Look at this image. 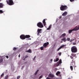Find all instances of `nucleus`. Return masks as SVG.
I'll return each mask as SVG.
<instances>
[{"label": "nucleus", "mask_w": 79, "mask_h": 79, "mask_svg": "<svg viewBox=\"0 0 79 79\" xmlns=\"http://www.w3.org/2000/svg\"><path fill=\"white\" fill-rule=\"evenodd\" d=\"M38 72H39V70H38L35 73V75H36L37 74V73H38Z\"/></svg>", "instance_id": "c756f323"}, {"label": "nucleus", "mask_w": 79, "mask_h": 79, "mask_svg": "<svg viewBox=\"0 0 79 79\" xmlns=\"http://www.w3.org/2000/svg\"><path fill=\"white\" fill-rule=\"evenodd\" d=\"M20 77H21V76H18L17 77V79H20Z\"/></svg>", "instance_id": "393cba45"}, {"label": "nucleus", "mask_w": 79, "mask_h": 79, "mask_svg": "<svg viewBox=\"0 0 79 79\" xmlns=\"http://www.w3.org/2000/svg\"><path fill=\"white\" fill-rule=\"evenodd\" d=\"M25 59H26V58H25L23 60H25Z\"/></svg>", "instance_id": "603ef678"}, {"label": "nucleus", "mask_w": 79, "mask_h": 79, "mask_svg": "<svg viewBox=\"0 0 79 79\" xmlns=\"http://www.w3.org/2000/svg\"><path fill=\"white\" fill-rule=\"evenodd\" d=\"M67 41H70V38H67Z\"/></svg>", "instance_id": "cd10ccee"}, {"label": "nucleus", "mask_w": 79, "mask_h": 79, "mask_svg": "<svg viewBox=\"0 0 79 79\" xmlns=\"http://www.w3.org/2000/svg\"><path fill=\"white\" fill-rule=\"evenodd\" d=\"M70 58H71V59H72V60H73L72 61H73V60H74V58H73V57L72 56H70Z\"/></svg>", "instance_id": "bb28decb"}, {"label": "nucleus", "mask_w": 79, "mask_h": 79, "mask_svg": "<svg viewBox=\"0 0 79 79\" xmlns=\"http://www.w3.org/2000/svg\"><path fill=\"white\" fill-rule=\"evenodd\" d=\"M62 18V17H61V16H60V18Z\"/></svg>", "instance_id": "8fccbe9b"}, {"label": "nucleus", "mask_w": 79, "mask_h": 79, "mask_svg": "<svg viewBox=\"0 0 79 79\" xmlns=\"http://www.w3.org/2000/svg\"><path fill=\"white\" fill-rule=\"evenodd\" d=\"M72 56H73V57H75V58H76V54H71Z\"/></svg>", "instance_id": "a211bd4d"}, {"label": "nucleus", "mask_w": 79, "mask_h": 79, "mask_svg": "<svg viewBox=\"0 0 79 79\" xmlns=\"http://www.w3.org/2000/svg\"><path fill=\"white\" fill-rule=\"evenodd\" d=\"M6 58H8V56H6Z\"/></svg>", "instance_id": "37998d69"}, {"label": "nucleus", "mask_w": 79, "mask_h": 79, "mask_svg": "<svg viewBox=\"0 0 79 79\" xmlns=\"http://www.w3.org/2000/svg\"><path fill=\"white\" fill-rule=\"evenodd\" d=\"M20 38L22 40H24L26 39L25 36L24 35H22L20 36Z\"/></svg>", "instance_id": "0eeeda50"}, {"label": "nucleus", "mask_w": 79, "mask_h": 79, "mask_svg": "<svg viewBox=\"0 0 79 79\" xmlns=\"http://www.w3.org/2000/svg\"><path fill=\"white\" fill-rule=\"evenodd\" d=\"M64 46H65V45H61L60 47V48H63V47H64Z\"/></svg>", "instance_id": "412c9836"}, {"label": "nucleus", "mask_w": 79, "mask_h": 79, "mask_svg": "<svg viewBox=\"0 0 79 79\" xmlns=\"http://www.w3.org/2000/svg\"><path fill=\"white\" fill-rule=\"evenodd\" d=\"M19 58L20 57V54H19Z\"/></svg>", "instance_id": "de8ad7c7"}, {"label": "nucleus", "mask_w": 79, "mask_h": 79, "mask_svg": "<svg viewBox=\"0 0 79 79\" xmlns=\"http://www.w3.org/2000/svg\"><path fill=\"white\" fill-rule=\"evenodd\" d=\"M42 76H40V77L39 78H40V79H41V78H42Z\"/></svg>", "instance_id": "a19ab883"}, {"label": "nucleus", "mask_w": 79, "mask_h": 79, "mask_svg": "<svg viewBox=\"0 0 79 79\" xmlns=\"http://www.w3.org/2000/svg\"><path fill=\"white\" fill-rule=\"evenodd\" d=\"M25 39L30 38V37H31V36H30V35H25Z\"/></svg>", "instance_id": "ddd939ff"}, {"label": "nucleus", "mask_w": 79, "mask_h": 79, "mask_svg": "<svg viewBox=\"0 0 79 79\" xmlns=\"http://www.w3.org/2000/svg\"><path fill=\"white\" fill-rule=\"evenodd\" d=\"M6 3L9 5L11 6L15 4V3L13 2V0H8L6 1Z\"/></svg>", "instance_id": "f03ea898"}, {"label": "nucleus", "mask_w": 79, "mask_h": 79, "mask_svg": "<svg viewBox=\"0 0 79 79\" xmlns=\"http://www.w3.org/2000/svg\"><path fill=\"white\" fill-rule=\"evenodd\" d=\"M42 29H38L37 30V32H38V34L37 35H40V34H41L42 33Z\"/></svg>", "instance_id": "423d86ee"}, {"label": "nucleus", "mask_w": 79, "mask_h": 79, "mask_svg": "<svg viewBox=\"0 0 79 79\" xmlns=\"http://www.w3.org/2000/svg\"><path fill=\"white\" fill-rule=\"evenodd\" d=\"M62 41H64V42L66 41V37L63 38L61 39Z\"/></svg>", "instance_id": "4468645a"}, {"label": "nucleus", "mask_w": 79, "mask_h": 79, "mask_svg": "<svg viewBox=\"0 0 79 79\" xmlns=\"http://www.w3.org/2000/svg\"><path fill=\"white\" fill-rule=\"evenodd\" d=\"M63 42V41H62L61 42V43H62Z\"/></svg>", "instance_id": "3c124183"}, {"label": "nucleus", "mask_w": 79, "mask_h": 79, "mask_svg": "<svg viewBox=\"0 0 79 79\" xmlns=\"http://www.w3.org/2000/svg\"><path fill=\"white\" fill-rule=\"evenodd\" d=\"M3 13V10H0V14H2V13Z\"/></svg>", "instance_id": "c85d7f7f"}, {"label": "nucleus", "mask_w": 79, "mask_h": 79, "mask_svg": "<svg viewBox=\"0 0 79 79\" xmlns=\"http://www.w3.org/2000/svg\"><path fill=\"white\" fill-rule=\"evenodd\" d=\"M59 55L60 56H61V52H60L59 53Z\"/></svg>", "instance_id": "c9c22d12"}, {"label": "nucleus", "mask_w": 79, "mask_h": 79, "mask_svg": "<svg viewBox=\"0 0 79 79\" xmlns=\"http://www.w3.org/2000/svg\"><path fill=\"white\" fill-rule=\"evenodd\" d=\"M70 68L71 71H73V66H70Z\"/></svg>", "instance_id": "4be33fe9"}, {"label": "nucleus", "mask_w": 79, "mask_h": 79, "mask_svg": "<svg viewBox=\"0 0 79 79\" xmlns=\"http://www.w3.org/2000/svg\"><path fill=\"white\" fill-rule=\"evenodd\" d=\"M37 26L39 27H40V28H42L44 27V25L41 22H39L37 24Z\"/></svg>", "instance_id": "39448f33"}, {"label": "nucleus", "mask_w": 79, "mask_h": 79, "mask_svg": "<svg viewBox=\"0 0 79 79\" xmlns=\"http://www.w3.org/2000/svg\"><path fill=\"white\" fill-rule=\"evenodd\" d=\"M28 57V56H25V58H27Z\"/></svg>", "instance_id": "79ce46f5"}, {"label": "nucleus", "mask_w": 79, "mask_h": 79, "mask_svg": "<svg viewBox=\"0 0 79 79\" xmlns=\"http://www.w3.org/2000/svg\"><path fill=\"white\" fill-rule=\"evenodd\" d=\"M70 2H74V0H70Z\"/></svg>", "instance_id": "4c0bfd02"}, {"label": "nucleus", "mask_w": 79, "mask_h": 79, "mask_svg": "<svg viewBox=\"0 0 79 79\" xmlns=\"http://www.w3.org/2000/svg\"><path fill=\"white\" fill-rule=\"evenodd\" d=\"M4 76V73H2V74L1 75V77H3Z\"/></svg>", "instance_id": "58836bf2"}, {"label": "nucleus", "mask_w": 79, "mask_h": 79, "mask_svg": "<svg viewBox=\"0 0 79 79\" xmlns=\"http://www.w3.org/2000/svg\"><path fill=\"white\" fill-rule=\"evenodd\" d=\"M67 14H68V13H67V12H65L63 13L62 14V16H66Z\"/></svg>", "instance_id": "9d476101"}, {"label": "nucleus", "mask_w": 79, "mask_h": 79, "mask_svg": "<svg viewBox=\"0 0 79 79\" xmlns=\"http://www.w3.org/2000/svg\"><path fill=\"white\" fill-rule=\"evenodd\" d=\"M13 50H14V51H16V48L14 47L13 48Z\"/></svg>", "instance_id": "7c9ffc66"}, {"label": "nucleus", "mask_w": 79, "mask_h": 79, "mask_svg": "<svg viewBox=\"0 0 79 79\" xmlns=\"http://www.w3.org/2000/svg\"><path fill=\"white\" fill-rule=\"evenodd\" d=\"M24 68V66H23L22 67V69H23V68Z\"/></svg>", "instance_id": "c03bdc74"}, {"label": "nucleus", "mask_w": 79, "mask_h": 79, "mask_svg": "<svg viewBox=\"0 0 79 79\" xmlns=\"http://www.w3.org/2000/svg\"><path fill=\"white\" fill-rule=\"evenodd\" d=\"M46 79H51L49 78V77H47L46 78Z\"/></svg>", "instance_id": "a18cd8bd"}, {"label": "nucleus", "mask_w": 79, "mask_h": 79, "mask_svg": "<svg viewBox=\"0 0 79 79\" xmlns=\"http://www.w3.org/2000/svg\"><path fill=\"white\" fill-rule=\"evenodd\" d=\"M71 50L72 53H76L77 52V49L76 47L74 46L71 48Z\"/></svg>", "instance_id": "f257e3e1"}, {"label": "nucleus", "mask_w": 79, "mask_h": 79, "mask_svg": "<svg viewBox=\"0 0 79 79\" xmlns=\"http://www.w3.org/2000/svg\"><path fill=\"white\" fill-rule=\"evenodd\" d=\"M68 9V7L66 6L61 5L60 7L61 11H64Z\"/></svg>", "instance_id": "7ed1b4c3"}, {"label": "nucleus", "mask_w": 79, "mask_h": 79, "mask_svg": "<svg viewBox=\"0 0 79 79\" xmlns=\"http://www.w3.org/2000/svg\"><path fill=\"white\" fill-rule=\"evenodd\" d=\"M49 76L50 77H54V75H53V74H50Z\"/></svg>", "instance_id": "dca6fc26"}, {"label": "nucleus", "mask_w": 79, "mask_h": 79, "mask_svg": "<svg viewBox=\"0 0 79 79\" xmlns=\"http://www.w3.org/2000/svg\"><path fill=\"white\" fill-rule=\"evenodd\" d=\"M8 75H7L5 77V79H8Z\"/></svg>", "instance_id": "a878e982"}, {"label": "nucleus", "mask_w": 79, "mask_h": 79, "mask_svg": "<svg viewBox=\"0 0 79 79\" xmlns=\"http://www.w3.org/2000/svg\"><path fill=\"white\" fill-rule=\"evenodd\" d=\"M35 58H36V56H35L34 57L33 59V60H35Z\"/></svg>", "instance_id": "f704fd0d"}, {"label": "nucleus", "mask_w": 79, "mask_h": 79, "mask_svg": "<svg viewBox=\"0 0 79 79\" xmlns=\"http://www.w3.org/2000/svg\"><path fill=\"white\" fill-rule=\"evenodd\" d=\"M60 47L57 49V51H59L60 49H61Z\"/></svg>", "instance_id": "e433bc0d"}, {"label": "nucleus", "mask_w": 79, "mask_h": 79, "mask_svg": "<svg viewBox=\"0 0 79 79\" xmlns=\"http://www.w3.org/2000/svg\"><path fill=\"white\" fill-rule=\"evenodd\" d=\"M73 45H76V43H73Z\"/></svg>", "instance_id": "ea45409f"}, {"label": "nucleus", "mask_w": 79, "mask_h": 79, "mask_svg": "<svg viewBox=\"0 0 79 79\" xmlns=\"http://www.w3.org/2000/svg\"><path fill=\"white\" fill-rule=\"evenodd\" d=\"M79 29V26L77 27V26L75 28H74L73 29L69 30V34H71L74 31H77Z\"/></svg>", "instance_id": "20e7f679"}, {"label": "nucleus", "mask_w": 79, "mask_h": 79, "mask_svg": "<svg viewBox=\"0 0 79 79\" xmlns=\"http://www.w3.org/2000/svg\"><path fill=\"white\" fill-rule=\"evenodd\" d=\"M60 63H59V62H57V64H56V65L57 66H59V65H60Z\"/></svg>", "instance_id": "2f4dec72"}, {"label": "nucleus", "mask_w": 79, "mask_h": 79, "mask_svg": "<svg viewBox=\"0 0 79 79\" xmlns=\"http://www.w3.org/2000/svg\"><path fill=\"white\" fill-rule=\"evenodd\" d=\"M51 27H52V25H50L49 26V27L47 29V30H49L51 28Z\"/></svg>", "instance_id": "f3484780"}, {"label": "nucleus", "mask_w": 79, "mask_h": 79, "mask_svg": "<svg viewBox=\"0 0 79 79\" xmlns=\"http://www.w3.org/2000/svg\"><path fill=\"white\" fill-rule=\"evenodd\" d=\"M49 44V43L48 42H47V43H45L44 44H43V47L44 48H46L47 47V46Z\"/></svg>", "instance_id": "6e6552de"}, {"label": "nucleus", "mask_w": 79, "mask_h": 79, "mask_svg": "<svg viewBox=\"0 0 79 79\" xmlns=\"http://www.w3.org/2000/svg\"><path fill=\"white\" fill-rule=\"evenodd\" d=\"M52 60H52V59L50 61H51V62H52Z\"/></svg>", "instance_id": "49530a36"}, {"label": "nucleus", "mask_w": 79, "mask_h": 79, "mask_svg": "<svg viewBox=\"0 0 79 79\" xmlns=\"http://www.w3.org/2000/svg\"><path fill=\"white\" fill-rule=\"evenodd\" d=\"M74 39H71L70 40V42H73V41H74Z\"/></svg>", "instance_id": "5701e85b"}, {"label": "nucleus", "mask_w": 79, "mask_h": 79, "mask_svg": "<svg viewBox=\"0 0 79 79\" xmlns=\"http://www.w3.org/2000/svg\"><path fill=\"white\" fill-rule=\"evenodd\" d=\"M3 62V59H1L0 60V63H2V62Z\"/></svg>", "instance_id": "72a5a7b5"}, {"label": "nucleus", "mask_w": 79, "mask_h": 79, "mask_svg": "<svg viewBox=\"0 0 79 79\" xmlns=\"http://www.w3.org/2000/svg\"><path fill=\"white\" fill-rule=\"evenodd\" d=\"M44 47H41L40 48V49L41 50H44Z\"/></svg>", "instance_id": "b1692460"}, {"label": "nucleus", "mask_w": 79, "mask_h": 79, "mask_svg": "<svg viewBox=\"0 0 79 79\" xmlns=\"http://www.w3.org/2000/svg\"><path fill=\"white\" fill-rule=\"evenodd\" d=\"M56 74L57 75V76H58L59 75V74H60V72L59 71H58L56 73Z\"/></svg>", "instance_id": "aec40b11"}, {"label": "nucleus", "mask_w": 79, "mask_h": 79, "mask_svg": "<svg viewBox=\"0 0 79 79\" xmlns=\"http://www.w3.org/2000/svg\"><path fill=\"white\" fill-rule=\"evenodd\" d=\"M3 3H0V8H3Z\"/></svg>", "instance_id": "2eb2a0df"}, {"label": "nucleus", "mask_w": 79, "mask_h": 79, "mask_svg": "<svg viewBox=\"0 0 79 79\" xmlns=\"http://www.w3.org/2000/svg\"><path fill=\"white\" fill-rule=\"evenodd\" d=\"M59 63H60V64H61L62 63V61H61V59H60V61L58 62Z\"/></svg>", "instance_id": "473e14b6"}, {"label": "nucleus", "mask_w": 79, "mask_h": 79, "mask_svg": "<svg viewBox=\"0 0 79 79\" xmlns=\"http://www.w3.org/2000/svg\"><path fill=\"white\" fill-rule=\"evenodd\" d=\"M58 60H59V59L58 58H56V60H55V59L54 60V62H56L58 61Z\"/></svg>", "instance_id": "6ab92c4d"}, {"label": "nucleus", "mask_w": 79, "mask_h": 79, "mask_svg": "<svg viewBox=\"0 0 79 79\" xmlns=\"http://www.w3.org/2000/svg\"><path fill=\"white\" fill-rule=\"evenodd\" d=\"M28 40H31V38H29V39H28Z\"/></svg>", "instance_id": "09e8293b"}, {"label": "nucleus", "mask_w": 79, "mask_h": 79, "mask_svg": "<svg viewBox=\"0 0 79 79\" xmlns=\"http://www.w3.org/2000/svg\"><path fill=\"white\" fill-rule=\"evenodd\" d=\"M66 35V34L65 33H64L62 34L61 36H60V38H61V37H64V36H65Z\"/></svg>", "instance_id": "9b49d317"}, {"label": "nucleus", "mask_w": 79, "mask_h": 79, "mask_svg": "<svg viewBox=\"0 0 79 79\" xmlns=\"http://www.w3.org/2000/svg\"><path fill=\"white\" fill-rule=\"evenodd\" d=\"M46 20V19H44L43 21V23L44 26H46V22H45Z\"/></svg>", "instance_id": "1a4fd4ad"}, {"label": "nucleus", "mask_w": 79, "mask_h": 79, "mask_svg": "<svg viewBox=\"0 0 79 79\" xmlns=\"http://www.w3.org/2000/svg\"><path fill=\"white\" fill-rule=\"evenodd\" d=\"M27 53H32V51L31 49H29L28 50H27L26 51Z\"/></svg>", "instance_id": "f8f14e48"}]
</instances>
